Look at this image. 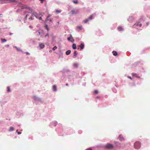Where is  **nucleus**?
I'll use <instances>...</instances> for the list:
<instances>
[{
	"instance_id": "nucleus-1",
	"label": "nucleus",
	"mask_w": 150,
	"mask_h": 150,
	"mask_svg": "<svg viewBox=\"0 0 150 150\" xmlns=\"http://www.w3.org/2000/svg\"><path fill=\"white\" fill-rule=\"evenodd\" d=\"M35 16L36 18H38L37 15H35L33 14L32 12H29L26 14L25 16V18L27 19L28 18L29 19L32 20L33 19V17Z\"/></svg>"
},
{
	"instance_id": "nucleus-2",
	"label": "nucleus",
	"mask_w": 150,
	"mask_h": 150,
	"mask_svg": "<svg viewBox=\"0 0 150 150\" xmlns=\"http://www.w3.org/2000/svg\"><path fill=\"white\" fill-rule=\"evenodd\" d=\"M141 147V143L139 142H136L134 144V148L136 149H139Z\"/></svg>"
},
{
	"instance_id": "nucleus-3",
	"label": "nucleus",
	"mask_w": 150,
	"mask_h": 150,
	"mask_svg": "<svg viewBox=\"0 0 150 150\" xmlns=\"http://www.w3.org/2000/svg\"><path fill=\"white\" fill-rule=\"evenodd\" d=\"M105 147L107 149H112L113 148L114 146L112 144H108L105 145Z\"/></svg>"
},
{
	"instance_id": "nucleus-4",
	"label": "nucleus",
	"mask_w": 150,
	"mask_h": 150,
	"mask_svg": "<svg viewBox=\"0 0 150 150\" xmlns=\"http://www.w3.org/2000/svg\"><path fill=\"white\" fill-rule=\"evenodd\" d=\"M84 45L83 43H81L78 46V49H80L81 50H82L84 48Z\"/></svg>"
},
{
	"instance_id": "nucleus-5",
	"label": "nucleus",
	"mask_w": 150,
	"mask_h": 150,
	"mask_svg": "<svg viewBox=\"0 0 150 150\" xmlns=\"http://www.w3.org/2000/svg\"><path fill=\"white\" fill-rule=\"evenodd\" d=\"M71 13L72 15H74L77 14L79 13V11L77 10H73L71 11Z\"/></svg>"
},
{
	"instance_id": "nucleus-6",
	"label": "nucleus",
	"mask_w": 150,
	"mask_h": 150,
	"mask_svg": "<svg viewBox=\"0 0 150 150\" xmlns=\"http://www.w3.org/2000/svg\"><path fill=\"white\" fill-rule=\"evenodd\" d=\"M132 74L133 76L137 78H140V77L137 75L136 73H132Z\"/></svg>"
},
{
	"instance_id": "nucleus-7",
	"label": "nucleus",
	"mask_w": 150,
	"mask_h": 150,
	"mask_svg": "<svg viewBox=\"0 0 150 150\" xmlns=\"http://www.w3.org/2000/svg\"><path fill=\"white\" fill-rule=\"evenodd\" d=\"M51 16V15L50 14L48 15V16H47L46 18V21H49L50 22H52V19L50 18Z\"/></svg>"
},
{
	"instance_id": "nucleus-8",
	"label": "nucleus",
	"mask_w": 150,
	"mask_h": 150,
	"mask_svg": "<svg viewBox=\"0 0 150 150\" xmlns=\"http://www.w3.org/2000/svg\"><path fill=\"white\" fill-rule=\"evenodd\" d=\"M119 139L121 141H122L124 140V139L121 135H120L119 136Z\"/></svg>"
},
{
	"instance_id": "nucleus-9",
	"label": "nucleus",
	"mask_w": 150,
	"mask_h": 150,
	"mask_svg": "<svg viewBox=\"0 0 150 150\" xmlns=\"http://www.w3.org/2000/svg\"><path fill=\"white\" fill-rule=\"evenodd\" d=\"M39 46L41 49L44 48L45 47V45L42 43H39Z\"/></svg>"
},
{
	"instance_id": "nucleus-10",
	"label": "nucleus",
	"mask_w": 150,
	"mask_h": 150,
	"mask_svg": "<svg viewBox=\"0 0 150 150\" xmlns=\"http://www.w3.org/2000/svg\"><path fill=\"white\" fill-rule=\"evenodd\" d=\"M82 28V26L81 25L77 26L76 27V30L79 31L80 30H81Z\"/></svg>"
},
{
	"instance_id": "nucleus-11",
	"label": "nucleus",
	"mask_w": 150,
	"mask_h": 150,
	"mask_svg": "<svg viewBox=\"0 0 150 150\" xmlns=\"http://www.w3.org/2000/svg\"><path fill=\"white\" fill-rule=\"evenodd\" d=\"M134 26L137 25V26H139L140 27H141L142 25V24L140 23V22H138L136 23L134 25Z\"/></svg>"
},
{
	"instance_id": "nucleus-12",
	"label": "nucleus",
	"mask_w": 150,
	"mask_h": 150,
	"mask_svg": "<svg viewBox=\"0 0 150 150\" xmlns=\"http://www.w3.org/2000/svg\"><path fill=\"white\" fill-rule=\"evenodd\" d=\"M72 48L74 49H76V46L75 44L73 43L72 46Z\"/></svg>"
},
{
	"instance_id": "nucleus-13",
	"label": "nucleus",
	"mask_w": 150,
	"mask_h": 150,
	"mask_svg": "<svg viewBox=\"0 0 150 150\" xmlns=\"http://www.w3.org/2000/svg\"><path fill=\"white\" fill-rule=\"evenodd\" d=\"M113 54L115 56H116L117 55V53L115 51H113L112 52Z\"/></svg>"
},
{
	"instance_id": "nucleus-14",
	"label": "nucleus",
	"mask_w": 150,
	"mask_h": 150,
	"mask_svg": "<svg viewBox=\"0 0 150 150\" xmlns=\"http://www.w3.org/2000/svg\"><path fill=\"white\" fill-rule=\"evenodd\" d=\"M71 51L70 50H68L66 52V54L67 55H69L71 53Z\"/></svg>"
},
{
	"instance_id": "nucleus-15",
	"label": "nucleus",
	"mask_w": 150,
	"mask_h": 150,
	"mask_svg": "<svg viewBox=\"0 0 150 150\" xmlns=\"http://www.w3.org/2000/svg\"><path fill=\"white\" fill-rule=\"evenodd\" d=\"M53 89L54 91H57L56 87L55 85H54L53 86Z\"/></svg>"
},
{
	"instance_id": "nucleus-16",
	"label": "nucleus",
	"mask_w": 150,
	"mask_h": 150,
	"mask_svg": "<svg viewBox=\"0 0 150 150\" xmlns=\"http://www.w3.org/2000/svg\"><path fill=\"white\" fill-rule=\"evenodd\" d=\"M118 30L120 31H122L123 30L122 28L121 27H119L117 28Z\"/></svg>"
},
{
	"instance_id": "nucleus-17",
	"label": "nucleus",
	"mask_w": 150,
	"mask_h": 150,
	"mask_svg": "<svg viewBox=\"0 0 150 150\" xmlns=\"http://www.w3.org/2000/svg\"><path fill=\"white\" fill-rule=\"evenodd\" d=\"M14 130V128L13 127H10L9 129L10 131H11Z\"/></svg>"
},
{
	"instance_id": "nucleus-18",
	"label": "nucleus",
	"mask_w": 150,
	"mask_h": 150,
	"mask_svg": "<svg viewBox=\"0 0 150 150\" xmlns=\"http://www.w3.org/2000/svg\"><path fill=\"white\" fill-rule=\"evenodd\" d=\"M77 54V53L76 51H75L74 53V55L75 56V58L76 57V56Z\"/></svg>"
},
{
	"instance_id": "nucleus-19",
	"label": "nucleus",
	"mask_w": 150,
	"mask_h": 150,
	"mask_svg": "<svg viewBox=\"0 0 150 150\" xmlns=\"http://www.w3.org/2000/svg\"><path fill=\"white\" fill-rule=\"evenodd\" d=\"M73 2L75 4H77L78 3V2L77 0H74L73 1Z\"/></svg>"
},
{
	"instance_id": "nucleus-20",
	"label": "nucleus",
	"mask_w": 150,
	"mask_h": 150,
	"mask_svg": "<svg viewBox=\"0 0 150 150\" xmlns=\"http://www.w3.org/2000/svg\"><path fill=\"white\" fill-rule=\"evenodd\" d=\"M93 17V15H91L88 18V19L89 20H91L92 19Z\"/></svg>"
},
{
	"instance_id": "nucleus-21",
	"label": "nucleus",
	"mask_w": 150,
	"mask_h": 150,
	"mask_svg": "<svg viewBox=\"0 0 150 150\" xmlns=\"http://www.w3.org/2000/svg\"><path fill=\"white\" fill-rule=\"evenodd\" d=\"M70 36L71 37V41L72 42H73L74 40L73 39V38L72 37V36H71V35H70Z\"/></svg>"
},
{
	"instance_id": "nucleus-22",
	"label": "nucleus",
	"mask_w": 150,
	"mask_h": 150,
	"mask_svg": "<svg viewBox=\"0 0 150 150\" xmlns=\"http://www.w3.org/2000/svg\"><path fill=\"white\" fill-rule=\"evenodd\" d=\"M89 20L88 19H86L83 21V22L84 23H86Z\"/></svg>"
},
{
	"instance_id": "nucleus-23",
	"label": "nucleus",
	"mask_w": 150,
	"mask_h": 150,
	"mask_svg": "<svg viewBox=\"0 0 150 150\" xmlns=\"http://www.w3.org/2000/svg\"><path fill=\"white\" fill-rule=\"evenodd\" d=\"M55 11L57 13H59L61 12V11L60 10H55Z\"/></svg>"
},
{
	"instance_id": "nucleus-24",
	"label": "nucleus",
	"mask_w": 150,
	"mask_h": 150,
	"mask_svg": "<svg viewBox=\"0 0 150 150\" xmlns=\"http://www.w3.org/2000/svg\"><path fill=\"white\" fill-rule=\"evenodd\" d=\"M74 66L75 67L77 68L78 67V64L77 63H74Z\"/></svg>"
},
{
	"instance_id": "nucleus-25",
	"label": "nucleus",
	"mask_w": 150,
	"mask_h": 150,
	"mask_svg": "<svg viewBox=\"0 0 150 150\" xmlns=\"http://www.w3.org/2000/svg\"><path fill=\"white\" fill-rule=\"evenodd\" d=\"M1 41L3 42H6L7 40L5 39H1Z\"/></svg>"
},
{
	"instance_id": "nucleus-26",
	"label": "nucleus",
	"mask_w": 150,
	"mask_h": 150,
	"mask_svg": "<svg viewBox=\"0 0 150 150\" xmlns=\"http://www.w3.org/2000/svg\"><path fill=\"white\" fill-rule=\"evenodd\" d=\"M94 93H95L96 94H97L98 93V91L97 90H95L94 91Z\"/></svg>"
},
{
	"instance_id": "nucleus-27",
	"label": "nucleus",
	"mask_w": 150,
	"mask_h": 150,
	"mask_svg": "<svg viewBox=\"0 0 150 150\" xmlns=\"http://www.w3.org/2000/svg\"><path fill=\"white\" fill-rule=\"evenodd\" d=\"M45 27L46 28L47 30L48 31L49 30V29L48 27V26L47 25H46L45 26Z\"/></svg>"
},
{
	"instance_id": "nucleus-28",
	"label": "nucleus",
	"mask_w": 150,
	"mask_h": 150,
	"mask_svg": "<svg viewBox=\"0 0 150 150\" xmlns=\"http://www.w3.org/2000/svg\"><path fill=\"white\" fill-rule=\"evenodd\" d=\"M57 48V46H54L52 49V50H55Z\"/></svg>"
},
{
	"instance_id": "nucleus-29",
	"label": "nucleus",
	"mask_w": 150,
	"mask_h": 150,
	"mask_svg": "<svg viewBox=\"0 0 150 150\" xmlns=\"http://www.w3.org/2000/svg\"><path fill=\"white\" fill-rule=\"evenodd\" d=\"M7 91H8V92H10V88L9 87H7Z\"/></svg>"
},
{
	"instance_id": "nucleus-30",
	"label": "nucleus",
	"mask_w": 150,
	"mask_h": 150,
	"mask_svg": "<svg viewBox=\"0 0 150 150\" xmlns=\"http://www.w3.org/2000/svg\"><path fill=\"white\" fill-rule=\"evenodd\" d=\"M71 38H71H70V37H68V38H67V39H68V40L69 41H70V40H70Z\"/></svg>"
},
{
	"instance_id": "nucleus-31",
	"label": "nucleus",
	"mask_w": 150,
	"mask_h": 150,
	"mask_svg": "<svg viewBox=\"0 0 150 150\" xmlns=\"http://www.w3.org/2000/svg\"><path fill=\"white\" fill-rule=\"evenodd\" d=\"M41 1V3H43V1H44V0H40Z\"/></svg>"
},
{
	"instance_id": "nucleus-32",
	"label": "nucleus",
	"mask_w": 150,
	"mask_h": 150,
	"mask_svg": "<svg viewBox=\"0 0 150 150\" xmlns=\"http://www.w3.org/2000/svg\"><path fill=\"white\" fill-rule=\"evenodd\" d=\"M38 18L39 20L42 19V18L41 17H39Z\"/></svg>"
},
{
	"instance_id": "nucleus-33",
	"label": "nucleus",
	"mask_w": 150,
	"mask_h": 150,
	"mask_svg": "<svg viewBox=\"0 0 150 150\" xmlns=\"http://www.w3.org/2000/svg\"><path fill=\"white\" fill-rule=\"evenodd\" d=\"M18 134H21V133L20 132H18Z\"/></svg>"
},
{
	"instance_id": "nucleus-34",
	"label": "nucleus",
	"mask_w": 150,
	"mask_h": 150,
	"mask_svg": "<svg viewBox=\"0 0 150 150\" xmlns=\"http://www.w3.org/2000/svg\"><path fill=\"white\" fill-rule=\"evenodd\" d=\"M86 150H92V149L91 148H89Z\"/></svg>"
},
{
	"instance_id": "nucleus-35",
	"label": "nucleus",
	"mask_w": 150,
	"mask_h": 150,
	"mask_svg": "<svg viewBox=\"0 0 150 150\" xmlns=\"http://www.w3.org/2000/svg\"><path fill=\"white\" fill-rule=\"evenodd\" d=\"M128 77L129 78V79H132V78H131V77L130 76H128Z\"/></svg>"
},
{
	"instance_id": "nucleus-36",
	"label": "nucleus",
	"mask_w": 150,
	"mask_h": 150,
	"mask_svg": "<svg viewBox=\"0 0 150 150\" xmlns=\"http://www.w3.org/2000/svg\"><path fill=\"white\" fill-rule=\"evenodd\" d=\"M146 24H147V25H148L149 24V22H147L146 23Z\"/></svg>"
},
{
	"instance_id": "nucleus-37",
	"label": "nucleus",
	"mask_w": 150,
	"mask_h": 150,
	"mask_svg": "<svg viewBox=\"0 0 150 150\" xmlns=\"http://www.w3.org/2000/svg\"><path fill=\"white\" fill-rule=\"evenodd\" d=\"M29 27L30 28H33L32 26H29Z\"/></svg>"
},
{
	"instance_id": "nucleus-38",
	"label": "nucleus",
	"mask_w": 150,
	"mask_h": 150,
	"mask_svg": "<svg viewBox=\"0 0 150 150\" xmlns=\"http://www.w3.org/2000/svg\"><path fill=\"white\" fill-rule=\"evenodd\" d=\"M16 132H18V130H16Z\"/></svg>"
},
{
	"instance_id": "nucleus-39",
	"label": "nucleus",
	"mask_w": 150,
	"mask_h": 150,
	"mask_svg": "<svg viewBox=\"0 0 150 150\" xmlns=\"http://www.w3.org/2000/svg\"><path fill=\"white\" fill-rule=\"evenodd\" d=\"M58 24H59V22H58Z\"/></svg>"
},
{
	"instance_id": "nucleus-40",
	"label": "nucleus",
	"mask_w": 150,
	"mask_h": 150,
	"mask_svg": "<svg viewBox=\"0 0 150 150\" xmlns=\"http://www.w3.org/2000/svg\"><path fill=\"white\" fill-rule=\"evenodd\" d=\"M47 35H46V36H47Z\"/></svg>"
},
{
	"instance_id": "nucleus-41",
	"label": "nucleus",
	"mask_w": 150,
	"mask_h": 150,
	"mask_svg": "<svg viewBox=\"0 0 150 150\" xmlns=\"http://www.w3.org/2000/svg\"><path fill=\"white\" fill-rule=\"evenodd\" d=\"M51 51V50H50V52Z\"/></svg>"
},
{
	"instance_id": "nucleus-42",
	"label": "nucleus",
	"mask_w": 150,
	"mask_h": 150,
	"mask_svg": "<svg viewBox=\"0 0 150 150\" xmlns=\"http://www.w3.org/2000/svg\"><path fill=\"white\" fill-rule=\"evenodd\" d=\"M51 51V50H50V52Z\"/></svg>"
},
{
	"instance_id": "nucleus-43",
	"label": "nucleus",
	"mask_w": 150,
	"mask_h": 150,
	"mask_svg": "<svg viewBox=\"0 0 150 150\" xmlns=\"http://www.w3.org/2000/svg\"><path fill=\"white\" fill-rule=\"evenodd\" d=\"M51 51V50H50V52Z\"/></svg>"
},
{
	"instance_id": "nucleus-44",
	"label": "nucleus",
	"mask_w": 150,
	"mask_h": 150,
	"mask_svg": "<svg viewBox=\"0 0 150 150\" xmlns=\"http://www.w3.org/2000/svg\"><path fill=\"white\" fill-rule=\"evenodd\" d=\"M98 97H96V98H98Z\"/></svg>"
}]
</instances>
